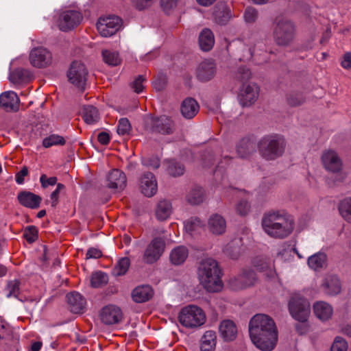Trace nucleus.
I'll return each instance as SVG.
<instances>
[{
    "mask_svg": "<svg viewBox=\"0 0 351 351\" xmlns=\"http://www.w3.org/2000/svg\"><path fill=\"white\" fill-rule=\"evenodd\" d=\"M102 56L104 62L110 66H117L121 62L119 54L117 51L103 50Z\"/></svg>",
    "mask_w": 351,
    "mask_h": 351,
    "instance_id": "44",
    "label": "nucleus"
},
{
    "mask_svg": "<svg viewBox=\"0 0 351 351\" xmlns=\"http://www.w3.org/2000/svg\"><path fill=\"white\" fill-rule=\"evenodd\" d=\"M236 213L240 216H246L251 210V205L247 200H240L234 207Z\"/></svg>",
    "mask_w": 351,
    "mask_h": 351,
    "instance_id": "50",
    "label": "nucleus"
},
{
    "mask_svg": "<svg viewBox=\"0 0 351 351\" xmlns=\"http://www.w3.org/2000/svg\"><path fill=\"white\" fill-rule=\"evenodd\" d=\"M204 223L198 217H191L184 223V229L190 234L193 235L203 228Z\"/></svg>",
    "mask_w": 351,
    "mask_h": 351,
    "instance_id": "41",
    "label": "nucleus"
},
{
    "mask_svg": "<svg viewBox=\"0 0 351 351\" xmlns=\"http://www.w3.org/2000/svg\"><path fill=\"white\" fill-rule=\"evenodd\" d=\"M262 155L268 160H274L282 155L285 148V139L278 135L263 137L258 144Z\"/></svg>",
    "mask_w": 351,
    "mask_h": 351,
    "instance_id": "6",
    "label": "nucleus"
},
{
    "mask_svg": "<svg viewBox=\"0 0 351 351\" xmlns=\"http://www.w3.org/2000/svg\"><path fill=\"white\" fill-rule=\"evenodd\" d=\"M252 149V143L249 138H243L237 145V152L241 158L247 156Z\"/></svg>",
    "mask_w": 351,
    "mask_h": 351,
    "instance_id": "43",
    "label": "nucleus"
},
{
    "mask_svg": "<svg viewBox=\"0 0 351 351\" xmlns=\"http://www.w3.org/2000/svg\"><path fill=\"white\" fill-rule=\"evenodd\" d=\"M71 311L75 313H82L85 308V299L77 292H72L66 295Z\"/></svg>",
    "mask_w": 351,
    "mask_h": 351,
    "instance_id": "28",
    "label": "nucleus"
},
{
    "mask_svg": "<svg viewBox=\"0 0 351 351\" xmlns=\"http://www.w3.org/2000/svg\"><path fill=\"white\" fill-rule=\"evenodd\" d=\"M64 188L62 184H58L56 189L51 194V206H55L57 204L58 195L61 189Z\"/></svg>",
    "mask_w": 351,
    "mask_h": 351,
    "instance_id": "61",
    "label": "nucleus"
},
{
    "mask_svg": "<svg viewBox=\"0 0 351 351\" xmlns=\"http://www.w3.org/2000/svg\"><path fill=\"white\" fill-rule=\"evenodd\" d=\"M348 348V344L346 340L341 337L337 336L332 343L330 351H347Z\"/></svg>",
    "mask_w": 351,
    "mask_h": 351,
    "instance_id": "49",
    "label": "nucleus"
},
{
    "mask_svg": "<svg viewBox=\"0 0 351 351\" xmlns=\"http://www.w3.org/2000/svg\"><path fill=\"white\" fill-rule=\"evenodd\" d=\"M252 342L262 351H271L278 342V331L274 320L265 314L254 315L249 323Z\"/></svg>",
    "mask_w": 351,
    "mask_h": 351,
    "instance_id": "1",
    "label": "nucleus"
},
{
    "mask_svg": "<svg viewBox=\"0 0 351 351\" xmlns=\"http://www.w3.org/2000/svg\"><path fill=\"white\" fill-rule=\"evenodd\" d=\"M321 289L326 295L334 296L341 291V285L339 278L335 275H326L320 285Z\"/></svg>",
    "mask_w": 351,
    "mask_h": 351,
    "instance_id": "20",
    "label": "nucleus"
},
{
    "mask_svg": "<svg viewBox=\"0 0 351 351\" xmlns=\"http://www.w3.org/2000/svg\"><path fill=\"white\" fill-rule=\"evenodd\" d=\"M199 44L202 50L205 51H210L213 48L215 44V38L210 29L205 28L200 32Z\"/></svg>",
    "mask_w": 351,
    "mask_h": 351,
    "instance_id": "34",
    "label": "nucleus"
},
{
    "mask_svg": "<svg viewBox=\"0 0 351 351\" xmlns=\"http://www.w3.org/2000/svg\"><path fill=\"white\" fill-rule=\"evenodd\" d=\"M144 81H145L144 77L143 75H139L132 83V88L134 89V90L136 93H139L143 91V90L144 88V85H143Z\"/></svg>",
    "mask_w": 351,
    "mask_h": 351,
    "instance_id": "56",
    "label": "nucleus"
},
{
    "mask_svg": "<svg viewBox=\"0 0 351 351\" xmlns=\"http://www.w3.org/2000/svg\"><path fill=\"white\" fill-rule=\"evenodd\" d=\"M88 70L80 61H73L67 71V77L73 85L83 88L87 80Z\"/></svg>",
    "mask_w": 351,
    "mask_h": 351,
    "instance_id": "10",
    "label": "nucleus"
},
{
    "mask_svg": "<svg viewBox=\"0 0 351 351\" xmlns=\"http://www.w3.org/2000/svg\"><path fill=\"white\" fill-rule=\"evenodd\" d=\"M178 2V0H160L161 7L167 13L174 10L177 6Z\"/></svg>",
    "mask_w": 351,
    "mask_h": 351,
    "instance_id": "54",
    "label": "nucleus"
},
{
    "mask_svg": "<svg viewBox=\"0 0 351 351\" xmlns=\"http://www.w3.org/2000/svg\"><path fill=\"white\" fill-rule=\"evenodd\" d=\"M232 17L230 9L226 5H221L215 12L216 23L225 25Z\"/></svg>",
    "mask_w": 351,
    "mask_h": 351,
    "instance_id": "39",
    "label": "nucleus"
},
{
    "mask_svg": "<svg viewBox=\"0 0 351 351\" xmlns=\"http://www.w3.org/2000/svg\"><path fill=\"white\" fill-rule=\"evenodd\" d=\"M308 266L314 271H319L327 265V256L324 252H317L307 259Z\"/></svg>",
    "mask_w": 351,
    "mask_h": 351,
    "instance_id": "32",
    "label": "nucleus"
},
{
    "mask_svg": "<svg viewBox=\"0 0 351 351\" xmlns=\"http://www.w3.org/2000/svg\"><path fill=\"white\" fill-rule=\"evenodd\" d=\"M322 161L324 168L331 172H339L342 167V162L337 152L328 149L324 152Z\"/></svg>",
    "mask_w": 351,
    "mask_h": 351,
    "instance_id": "17",
    "label": "nucleus"
},
{
    "mask_svg": "<svg viewBox=\"0 0 351 351\" xmlns=\"http://www.w3.org/2000/svg\"><path fill=\"white\" fill-rule=\"evenodd\" d=\"M108 281V276L102 271H97L93 274L90 279L91 286L99 288L105 285Z\"/></svg>",
    "mask_w": 351,
    "mask_h": 351,
    "instance_id": "46",
    "label": "nucleus"
},
{
    "mask_svg": "<svg viewBox=\"0 0 351 351\" xmlns=\"http://www.w3.org/2000/svg\"><path fill=\"white\" fill-rule=\"evenodd\" d=\"M18 199L21 205L30 208H38L41 202L40 196L27 191L20 193Z\"/></svg>",
    "mask_w": 351,
    "mask_h": 351,
    "instance_id": "31",
    "label": "nucleus"
},
{
    "mask_svg": "<svg viewBox=\"0 0 351 351\" xmlns=\"http://www.w3.org/2000/svg\"><path fill=\"white\" fill-rule=\"evenodd\" d=\"M65 143L64 138L58 134H51L43 140V146L49 148L54 145H62Z\"/></svg>",
    "mask_w": 351,
    "mask_h": 351,
    "instance_id": "47",
    "label": "nucleus"
},
{
    "mask_svg": "<svg viewBox=\"0 0 351 351\" xmlns=\"http://www.w3.org/2000/svg\"><path fill=\"white\" fill-rule=\"evenodd\" d=\"M142 162L143 165L152 169H157L160 166V161L157 157L145 158L143 160Z\"/></svg>",
    "mask_w": 351,
    "mask_h": 351,
    "instance_id": "59",
    "label": "nucleus"
},
{
    "mask_svg": "<svg viewBox=\"0 0 351 351\" xmlns=\"http://www.w3.org/2000/svg\"><path fill=\"white\" fill-rule=\"evenodd\" d=\"M186 201L192 205H197L205 199V191L199 186L191 189L186 196Z\"/></svg>",
    "mask_w": 351,
    "mask_h": 351,
    "instance_id": "37",
    "label": "nucleus"
},
{
    "mask_svg": "<svg viewBox=\"0 0 351 351\" xmlns=\"http://www.w3.org/2000/svg\"><path fill=\"white\" fill-rule=\"evenodd\" d=\"M127 178L125 174L118 169L110 171L106 177L108 188L114 191H123L126 186Z\"/></svg>",
    "mask_w": 351,
    "mask_h": 351,
    "instance_id": "15",
    "label": "nucleus"
},
{
    "mask_svg": "<svg viewBox=\"0 0 351 351\" xmlns=\"http://www.w3.org/2000/svg\"><path fill=\"white\" fill-rule=\"evenodd\" d=\"M82 20V15L80 12L66 10L58 14L56 23L61 31L67 32L77 27Z\"/></svg>",
    "mask_w": 351,
    "mask_h": 351,
    "instance_id": "9",
    "label": "nucleus"
},
{
    "mask_svg": "<svg viewBox=\"0 0 351 351\" xmlns=\"http://www.w3.org/2000/svg\"><path fill=\"white\" fill-rule=\"evenodd\" d=\"M296 36V26L293 21L285 18L277 19L273 31L274 40L279 46L290 45Z\"/></svg>",
    "mask_w": 351,
    "mask_h": 351,
    "instance_id": "4",
    "label": "nucleus"
},
{
    "mask_svg": "<svg viewBox=\"0 0 351 351\" xmlns=\"http://www.w3.org/2000/svg\"><path fill=\"white\" fill-rule=\"evenodd\" d=\"M259 87L253 82L243 83L239 88L237 98L243 106H249L255 103L259 96Z\"/></svg>",
    "mask_w": 351,
    "mask_h": 351,
    "instance_id": "11",
    "label": "nucleus"
},
{
    "mask_svg": "<svg viewBox=\"0 0 351 351\" xmlns=\"http://www.w3.org/2000/svg\"><path fill=\"white\" fill-rule=\"evenodd\" d=\"M341 64L343 68L348 69L351 68V53L347 52L343 55Z\"/></svg>",
    "mask_w": 351,
    "mask_h": 351,
    "instance_id": "63",
    "label": "nucleus"
},
{
    "mask_svg": "<svg viewBox=\"0 0 351 351\" xmlns=\"http://www.w3.org/2000/svg\"><path fill=\"white\" fill-rule=\"evenodd\" d=\"M220 337L226 341H234L238 334V328L236 324L230 319H224L219 326Z\"/></svg>",
    "mask_w": 351,
    "mask_h": 351,
    "instance_id": "22",
    "label": "nucleus"
},
{
    "mask_svg": "<svg viewBox=\"0 0 351 351\" xmlns=\"http://www.w3.org/2000/svg\"><path fill=\"white\" fill-rule=\"evenodd\" d=\"M121 309L114 305L104 306L100 312V319L106 325H112L118 323L121 319Z\"/></svg>",
    "mask_w": 351,
    "mask_h": 351,
    "instance_id": "19",
    "label": "nucleus"
},
{
    "mask_svg": "<svg viewBox=\"0 0 351 351\" xmlns=\"http://www.w3.org/2000/svg\"><path fill=\"white\" fill-rule=\"evenodd\" d=\"M338 210L341 217L351 223V197H346L340 201Z\"/></svg>",
    "mask_w": 351,
    "mask_h": 351,
    "instance_id": "40",
    "label": "nucleus"
},
{
    "mask_svg": "<svg viewBox=\"0 0 351 351\" xmlns=\"http://www.w3.org/2000/svg\"><path fill=\"white\" fill-rule=\"evenodd\" d=\"M51 53L44 47H35L29 53L30 63L35 67H45L51 64Z\"/></svg>",
    "mask_w": 351,
    "mask_h": 351,
    "instance_id": "14",
    "label": "nucleus"
},
{
    "mask_svg": "<svg viewBox=\"0 0 351 351\" xmlns=\"http://www.w3.org/2000/svg\"><path fill=\"white\" fill-rule=\"evenodd\" d=\"M315 316L322 322H326L332 319L334 314L333 306L328 302L319 300L313 305Z\"/></svg>",
    "mask_w": 351,
    "mask_h": 351,
    "instance_id": "18",
    "label": "nucleus"
},
{
    "mask_svg": "<svg viewBox=\"0 0 351 351\" xmlns=\"http://www.w3.org/2000/svg\"><path fill=\"white\" fill-rule=\"evenodd\" d=\"M215 73L216 66L211 60H205L200 62L196 70L197 77L202 82L210 80Z\"/></svg>",
    "mask_w": 351,
    "mask_h": 351,
    "instance_id": "21",
    "label": "nucleus"
},
{
    "mask_svg": "<svg viewBox=\"0 0 351 351\" xmlns=\"http://www.w3.org/2000/svg\"><path fill=\"white\" fill-rule=\"evenodd\" d=\"M172 213V206L167 200L160 201L156 207L155 215L158 220L164 221L167 219Z\"/></svg>",
    "mask_w": 351,
    "mask_h": 351,
    "instance_id": "35",
    "label": "nucleus"
},
{
    "mask_svg": "<svg viewBox=\"0 0 351 351\" xmlns=\"http://www.w3.org/2000/svg\"><path fill=\"white\" fill-rule=\"evenodd\" d=\"M188 256V248L184 245H179L171 250L169 253V261L173 265H180L186 261Z\"/></svg>",
    "mask_w": 351,
    "mask_h": 351,
    "instance_id": "27",
    "label": "nucleus"
},
{
    "mask_svg": "<svg viewBox=\"0 0 351 351\" xmlns=\"http://www.w3.org/2000/svg\"><path fill=\"white\" fill-rule=\"evenodd\" d=\"M197 277L200 285L208 292H218L223 289L221 271L218 263L212 258H204L200 262Z\"/></svg>",
    "mask_w": 351,
    "mask_h": 351,
    "instance_id": "3",
    "label": "nucleus"
},
{
    "mask_svg": "<svg viewBox=\"0 0 351 351\" xmlns=\"http://www.w3.org/2000/svg\"><path fill=\"white\" fill-rule=\"evenodd\" d=\"M132 2L136 9L143 10L150 7L154 3V0H132Z\"/></svg>",
    "mask_w": 351,
    "mask_h": 351,
    "instance_id": "57",
    "label": "nucleus"
},
{
    "mask_svg": "<svg viewBox=\"0 0 351 351\" xmlns=\"http://www.w3.org/2000/svg\"><path fill=\"white\" fill-rule=\"evenodd\" d=\"M261 224L264 232L276 239L287 237L294 229L293 218L283 210H272L265 213Z\"/></svg>",
    "mask_w": 351,
    "mask_h": 351,
    "instance_id": "2",
    "label": "nucleus"
},
{
    "mask_svg": "<svg viewBox=\"0 0 351 351\" xmlns=\"http://www.w3.org/2000/svg\"><path fill=\"white\" fill-rule=\"evenodd\" d=\"M139 189L145 196H154L158 191V182L154 175L149 172L143 174L139 180Z\"/></svg>",
    "mask_w": 351,
    "mask_h": 351,
    "instance_id": "16",
    "label": "nucleus"
},
{
    "mask_svg": "<svg viewBox=\"0 0 351 351\" xmlns=\"http://www.w3.org/2000/svg\"><path fill=\"white\" fill-rule=\"evenodd\" d=\"M207 226L210 232L215 235H221L226 230V221L225 218L217 213H213L209 217Z\"/></svg>",
    "mask_w": 351,
    "mask_h": 351,
    "instance_id": "23",
    "label": "nucleus"
},
{
    "mask_svg": "<svg viewBox=\"0 0 351 351\" xmlns=\"http://www.w3.org/2000/svg\"><path fill=\"white\" fill-rule=\"evenodd\" d=\"M180 110L184 117L192 119L199 112V106L196 100L189 97L182 101Z\"/></svg>",
    "mask_w": 351,
    "mask_h": 351,
    "instance_id": "29",
    "label": "nucleus"
},
{
    "mask_svg": "<svg viewBox=\"0 0 351 351\" xmlns=\"http://www.w3.org/2000/svg\"><path fill=\"white\" fill-rule=\"evenodd\" d=\"M257 282V276L252 269H244L239 274L230 278L228 282V287L234 291L246 289L254 286Z\"/></svg>",
    "mask_w": 351,
    "mask_h": 351,
    "instance_id": "8",
    "label": "nucleus"
},
{
    "mask_svg": "<svg viewBox=\"0 0 351 351\" xmlns=\"http://www.w3.org/2000/svg\"><path fill=\"white\" fill-rule=\"evenodd\" d=\"M19 98L16 93L6 91L0 95V106L6 111H17L19 109Z\"/></svg>",
    "mask_w": 351,
    "mask_h": 351,
    "instance_id": "24",
    "label": "nucleus"
},
{
    "mask_svg": "<svg viewBox=\"0 0 351 351\" xmlns=\"http://www.w3.org/2000/svg\"><path fill=\"white\" fill-rule=\"evenodd\" d=\"M23 237L29 243H33L38 237V231L34 226L27 227L23 233Z\"/></svg>",
    "mask_w": 351,
    "mask_h": 351,
    "instance_id": "52",
    "label": "nucleus"
},
{
    "mask_svg": "<svg viewBox=\"0 0 351 351\" xmlns=\"http://www.w3.org/2000/svg\"><path fill=\"white\" fill-rule=\"evenodd\" d=\"M82 118L87 124L94 125L99 121L100 114L95 107L86 106L84 107Z\"/></svg>",
    "mask_w": 351,
    "mask_h": 351,
    "instance_id": "38",
    "label": "nucleus"
},
{
    "mask_svg": "<svg viewBox=\"0 0 351 351\" xmlns=\"http://www.w3.org/2000/svg\"><path fill=\"white\" fill-rule=\"evenodd\" d=\"M243 17L246 23H254L258 17V11L255 8H247L244 12Z\"/></svg>",
    "mask_w": 351,
    "mask_h": 351,
    "instance_id": "53",
    "label": "nucleus"
},
{
    "mask_svg": "<svg viewBox=\"0 0 351 351\" xmlns=\"http://www.w3.org/2000/svg\"><path fill=\"white\" fill-rule=\"evenodd\" d=\"M180 323L185 328L196 329L206 322L204 311L193 304H189L182 308L178 316Z\"/></svg>",
    "mask_w": 351,
    "mask_h": 351,
    "instance_id": "5",
    "label": "nucleus"
},
{
    "mask_svg": "<svg viewBox=\"0 0 351 351\" xmlns=\"http://www.w3.org/2000/svg\"><path fill=\"white\" fill-rule=\"evenodd\" d=\"M10 80L12 83L17 84L22 81V71L16 70L10 75Z\"/></svg>",
    "mask_w": 351,
    "mask_h": 351,
    "instance_id": "62",
    "label": "nucleus"
},
{
    "mask_svg": "<svg viewBox=\"0 0 351 351\" xmlns=\"http://www.w3.org/2000/svg\"><path fill=\"white\" fill-rule=\"evenodd\" d=\"M165 241L160 237L154 238L147 245L143 256L145 263L152 264L156 262L165 251Z\"/></svg>",
    "mask_w": 351,
    "mask_h": 351,
    "instance_id": "12",
    "label": "nucleus"
},
{
    "mask_svg": "<svg viewBox=\"0 0 351 351\" xmlns=\"http://www.w3.org/2000/svg\"><path fill=\"white\" fill-rule=\"evenodd\" d=\"M289 310L293 319L304 322L310 315V303L307 299L296 293L292 295L289 302Z\"/></svg>",
    "mask_w": 351,
    "mask_h": 351,
    "instance_id": "7",
    "label": "nucleus"
},
{
    "mask_svg": "<svg viewBox=\"0 0 351 351\" xmlns=\"http://www.w3.org/2000/svg\"><path fill=\"white\" fill-rule=\"evenodd\" d=\"M5 291L7 298L14 297L17 298L20 293V281L17 279L8 281Z\"/></svg>",
    "mask_w": 351,
    "mask_h": 351,
    "instance_id": "45",
    "label": "nucleus"
},
{
    "mask_svg": "<svg viewBox=\"0 0 351 351\" xmlns=\"http://www.w3.org/2000/svg\"><path fill=\"white\" fill-rule=\"evenodd\" d=\"M217 344V335L213 330L205 332L201 339V351H214Z\"/></svg>",
    "mask_w": 351,
    "mask_h": 351,
    "instance_id": "33",
    "label": "nucleus"
},
{
    "mask_svg": "<svg viewBox=\"0 0 351 351\" xmlns=\"http://www.w3.org/2000/svg\"><path fill=\"white\" fill-rule=\"evenodd\" d=\"M254 267L258 271L263 273L269 280H274L277 276L274 265L271 262L261 261L255 263Z\"/></svg>",
    "mask_w": 351,
    "mask_h": 351,
    "instance_id": "36",
    "label": "nucleus"
},
{
    "mask_svg": "<svg viewBox=\"0 0 351 351\" xmlns=\"http://www.w3.org/2000/svg\"><path fill=\"white\" fill-rule=\"evenodd\" d=\"M304 101V99L302 95L296 94V95H291L288 97V102L291 106H298L301 104Z\"/></svg>",
    "mask_w": 351,
    "mask_h": 351,
    "instance_id": "60",
    "label": "nucleus"
},
{
    "mask_svg": "<svg viewBox=\"0 0 351 351\" xmlns=\"http://www.w3.org/2000/svg\"><path fill=\"white\" fill-rule=\"evenodd\" d=\"M40 182L43 188H47L49 186H53L57 182L56 177L47 178L46 175L43 174L40 178Z\"/></svg>",
    "mask_w": 351,
    "mask_h": 351,
    "instance_id": "58",
    "label": "nucleus"
},
{
    "mask_svg": "<svg viewBox=\"0 0 351 351\" xmlns=\"http://www.w3.org/2000/svg\"><path fill=\"white\" fill-rule=\"evenodd\" d=\"M167 171L173 177L180 176L184 173V167L180 162L172 160L169 162Z\"/></svg>",
    "mask_w": 351,
    "mask_h": 351,
    "instance_id": "48",
    "label": "nucleus"
},
{
    "mask_svg": "<svg viewBox=\"0 0 351 351\" xmlns=\"http://www.w3.org/2000/svg\"><path fill=\"white\" fill-rule=\"evenodd\" d=\"M242 241L239 238H234L228 242L223 248V253L232 259H237L242 252Z\"/></svg>",
    "mask_w": 351,
    "mask_h": 351,
    "instance_id": "30",
    "label": "nucleus"
},
{
    "mask_svg": "<svg viewBox=\"0 0 351 351\" xmlns=\"http://www.w3.org/2000/svg\"><path fill=\"white\" fill-rule=\"evenodd\" d=\"M131 125L129 121L125 118H122L119 121L117 126V132L119 134L125 135L130 132Z\"/></svg>",
    "mask_w": 351,
    "mask_h": 351,
    "instance_id": "51",
    "label": "nucleus"
},
{
    "mask_svg": "<svg viewBox=\"0 0 351 351\" xmlns=\"http://www.w3.org/2000/svg\"><path fill=\"white\" fill-rule=\"evenodd\" d=\"M101 256V252L96 248H90L86 253L87 258H98Z\"/></svg>",
    "mask_w": 351,
    "mask_h": 351,
    "instance_id": "64",
    "label": "nucleus"
},
{
    "mask_svg": "<svg viewBox=\"0 0 351 351\" xmlns=\"http://www.w3.org/2000/svg\"><path fill=\"white\" fill-rule=\"evenodd\" d=\"M154 295V291L149 285H144L134 288L132 292V300L136 303L148 301Z\"/></svg>",
    "mask_w": 351,
    "mask_h": 351,
    "instance_id": "25",
    "label": "nucleus"
},
{
    "mask_svg": "<svg viewBox=\"0 0 351 351\" xmlns=\"http://www.w3.org/2000/svg\"><path fill=\"white\" fill-rule=\"evenodd\" d=\"M130 265V261L128 257H123L119 260L112 269V274L115 276H123L126 274Z\"/></svg>",
    "mask_w": 351,
    "mask_h": 351,
    "instance_id": "42",
    "label": "nucleus"
},
{
    "mask_svg": "<svg viewBox=\"0 0 351 351\" xmlns=\"http://www.w3.org/2000/svg\"><path fill=\"white\" fill-rule=\"evenodd\" d=\"M152 130L161 134H170L172 132V121L166 116L151 119Z\"/></svg>",
    "mask_w": 351,
    "mask_h": 351,
    "instance_id": "26",
    "label": "nucleus"
},
{
    "mask_svg": "<svg viewBox=\"0 0 351 351\" xmlns=\"http://www.w3.org/2000/svg\"><path fill=\"white\" fill-rule=\"evenodd\" d=\"M121 20L117 16H108L99 19L97 28L103 37H110L114 35L121 27Z\"/></svg>",
    "mask_w": 351,
    "mask_h": 351,
    "instance_id": "13",
    "label": "nucleus"
},
{
    "mask_svg": "<svg viewBox=\"0 0 351 351\" xmlns=\"http://www.w3.org/2000/svg\"><path fill=\"white\" fill-rule=\"evenodd\" d=\"M167 83V77L165 76L161 75L158 77L154 80V82H153V86L156 91H160L165 88Z\"/></svg>",
    "mask_w": 351,
    "mask_h": 351,
    "instance_id": "55",
    "label": "nucleus"
}]
</instances>
